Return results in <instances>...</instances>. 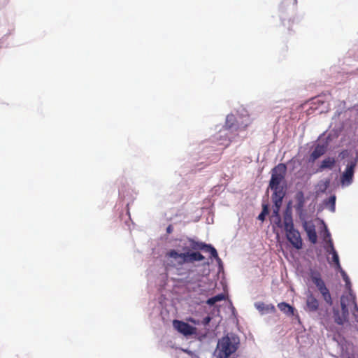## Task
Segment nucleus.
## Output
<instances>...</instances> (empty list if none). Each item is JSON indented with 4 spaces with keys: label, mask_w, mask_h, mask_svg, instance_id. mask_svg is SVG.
I'll list each match as a JSON object with an SVG mask.
<instances>
[{
    "label": "nucleus",
    "mask_w": 358,
    "mask_h": 358,
    "mask_svg": "<svg viewBox=\"0 0 358 358\" xmlns=\"http://www.w3.org/2000/svg\"><path fill=\"white\" fill-rule=\"evenodd\" d=\"M336 196L335 194H331L322 201L324 206L331 213H335L336 211Z\"/></svg>",
    "instance_id": "obj_24"
},
{
    "label": "nucleus",
    "mask_w": 358,
    "mask_h": 358,
    "mask_svg": "<svg viewBox=\"0 0 358 358\" xmlns=\"http://www.w3.org/2000/svg\"><path fill=\"white\" fill-rule=\"evenodd\" d=\"M356 167L347 163L344 171L341 173L338 184L342 188L350 186L354 182Z\"/></svg>",
    "instance_id": "obj_11"
},
{
    "label": "nucleus",
    "mask_w": 358,
    "mask_h": 358,
    "mask_svg": "<svg viewBox=\"0 0 358 358\" xmlns=\"http://www.w3.org/2000/svg\"><path fill=\"white\" fill-rule=\"evenodd\" d=\"M357 322H358V319H357Z\"/></svg>",
    "instance_id": "obj_43"
},
{
    "label": "nucleus",
    "mask_w": 358,
    "mask_h": 358,
    "mask_svg": "<svg viewBox=\"0 0 358 358\" xmlns=\"http://www.w3.org/2000/svg\"><path fill=\"white\" fill-rule=\"evenodd\" d=\"M331 185V180L329 178H325L320 180L315 186L316 194L317 195L320 194H324L329 188Z\"/></svg>",
    "instance_id": "obj_23"
},
{
    "label": "nucleus",
    "mask_w": 358,
    "mask_h": 358,
    "mask_svg": "<svg viewBox=\"0 0 358 358\" xmlns=\"http://www.w3.org/2000/svg\"><path fill=\"white\" fill-rule=\"evenodd\" d=\"M230 307H231V309L232 314L234 315H235L236 313V310L235 308L233 306L231 302H230Z\"/></svg>",
    "instance_id": "obj_39"
},
{
    "label": "nucleus",
    "mask_w": 358,
    "mask_h": 358,
    "mask_svg": "<svg viewBox=\"0 0 358 358\" xmlns=\"http://www.w3.org/2000/svg\"><path fill=\"white\" fill-rule=\"evenodd\" d=\"M270 213V205L267 203H262V211L257 216V220L261 222H264L267 215Z\"/></svg>",
    "instance_id": "obj_27"
},
{
    "label": "nucleus",
    "mask_w": 358,
    "mask_h": 358,
    "mask_svg": "<svg viewBox=\"0 0 358 358\" xmlns=\"http://www.w3.org/2000/svg\"><path fill=\"white\" fill-rule=\"evenodd\" d=\"M320 303L314 294L308 292L306 294V306L304 310L306 313H315L319 310Z\"/></svg>",
    "instance_id": "obj_18"
},
{
    "label": "nucleus",
    "mask_w": 358,
    "mask_h": 358,
    "mask_svg": "<svg viewBox=\"0 0 358 358\" xmlns=\"http://www.w3.org/2000/svg\"><path fill=\"white\" fill-rule=\"evenodd\" d=\"M173 227L172 224H169V226H167L166 229V231L168 234H170L173 232Z\"/></svg>",
    "instance_id": "obj_37"
},
{
    "label": "nucleus",
    "mask_w": 358,
    "mask_h": 358,
    "mask_svg": "<svg viewBox=\"0 0 358 358\" xmlns=\"http://www.w3.org/2000/svg\"><path fill=\"white\" fill-rule=\"evenodd\" d=\"M238 128V124L236 116L234 114H229L226 117L224 129L222 131H220V133L217 134L216 138L218 139L224 137V142H222L221 143L224 144L225 146H228L229 143L231 141V135L226 133V131H230L232 132L234 131H236Z\"/></svg>",
    "instance_id": "obj_8"
},
{
    "label": "nucleus",
    "mask_w": 358,
    "mask_h": 358,
    "mask_svg": "<svg viewBox=\"0 0 358 358\" xmlns=\"http://www.w3.org/2000/svg\"><path fill=\"white\" fill-rule=\"evenodd\" d=\"M240 338L234 333H227L218 339L214 355L217 358H229L239 348Z\"/></svg>",
    "instance_id": "obj_4"
},
{
    "label": "nucleus",
    "mask_w": 358,
    "mask_h": 358,
    "mask_svg": "<svg viewBox=\"0 0 358 358\" xmlns=\"http://www.w3.org/2000/svg\"><path fill=\"white\" fill-rule=\"evenodd\" d=\"M203 252L209 254V258L213 261L215 260L217 264L219 272L223 271L224 264L222 259L219 257L216 248L210 243H206L203 249Z\"/></svg>",
    "instance_id": "obj_17"
},
{
    "label": "nucleus",
    "mask_w": 358,
    "mask_h": 358,
    "mask_svg": "<svg viewBox=\"0 0 358 358\" xmlns=\"http://www.w3.org/2000/svg\"><path fill=\"white\" fill-rule=\"evenodd\" d=\"M183 270L182 267L177 268L179 277L176 279V280L182 282L186 285L197 284L198 286H200L199 282L203 278V275L197 270L187 269L185 272H182Z\"/></svg>",
    "instance_id": "obj_9"
},
{
    "label": "nucleus",
    "mask_w": 358,
    "mask_h": 358,
    "mask_svg": "<svg viewBox=\"0 0 358 358\" xmlns=\"http://www.w3.org/2000/svg\"><path fill=\"white\" fill-rule=\"evenodd\" d=\"M285 231V236L288 242L296 250L303 248V241L301 234L294 224L285 225L283 228Z\"/></svg>",
    "instance_id": "obj_10"
},
{
    "label": "nucleus",
    "mask_w": 358,
    "mask_h": 358,
    "mask_svg": "<svg viewBox=\"0 0 358 358\" xmlns=\"http://www.w3.org/2000/svg\"><path fill=\"white\" fill-rule=\"evenodd\" d=\"M292 201H289L286 205L285 210H283V219L285 220V225L294 224L293 220V212H292Z\"/></svg>",
    "instance_id": "obj_22"
},
{
    "label": "nucleus",
    "mask_w": 358,
    "mask_h": 358,
    "mask_svg": "<svg viewBox=\"0 0 358 358\" xmlns=\"http://www.w3.org/2000/svg\"><path fill=\"white\" fill-rule=\"evenodd\" d=\"M196 358H199V357H196Z\"/></svg>",
    "instance_id": "obj_42"
},
{
    "label": "nucleus",
    "mask_w": 358,
    "mask_h": 358,
    "mask_svg": "<svg viewBox=\"0 0 358 358\" xmlns=\"http://www.w3.org/2000/svg\"><path fill=\"white\" fill-rule=\"evenodd\" d=\"M173 328L185 336H192L196 334V327L182 320H174L173 321Z\"/></svg>",
    "instance_id": "obj_14"
},
{
    "label": "nucleus",
    "mask_w": 358,
    "mask_h": 358,
    "mask_svg": "<svg viewBox=\"0 0 358 358\" xmlns=\"http://www.w3.org/2000/svg\"><path fill=\"white\" fill-rule=\"evenodd\" d=\"M350 301H352V303L353 304V310L355 312L358 311V305H357V301H356V297L355 298V299H352L350 298Z\"/></svg>",
    "instance_id": "obj_36"
},
{
    "label": "nucleus",
    "mask_w": 358,
    "mask_h": 358,
    "mask_svg": "<svg viewBox=\"0 0 358 358\" xmlns=\"http://www.w3.org/2000/svg\"><path fill=\"white\" fill-rule=\"evenodd\" d=\"M212 318H213V317H212L210 315H208L207 316L204 317L202 319V320H201V324H202L203 327H206L207 326H208V325H209L210 322H211V320H212Z\"/></svg>",
    "instance_id": "obj_33"
},
{
    "label": "nucleus",
    "mask_w": 358,
    "mask_h": 358,
    "mask_svg": "<svg viewBox=\"0 0 358 358\" xmlns=\"http://www.w3.org/2000/svg\"><path fill=\"white\" fill-rule=\"evenodd\" d=\"M283 199L284 198L280 197L271 198L273 206L270 221L274 233H275L276 228L283 229L285 227V220L283 219V221H282V217L280 213Z\"/></svg>",
    "instance_id": "obj_7"
},
{
    "label": "nucleus",
    "mask_w": 358,
    "mask_h": 358,
    "mask_svg": "<svg viewBox=\"0 0 358 358\" xmlns=\"http://www.w3.org/2000/svg\"><path fill=\"white\" fill-rule=\"evenodd\" d=\"M337 160L333 157H326L317 164L315 173H320L325 171L333 170L336 165Z\"/></svg>",
    "instance_id": "obj_16"
},
{
    "label": "nucleus",
    "mask_w": 358,
    "mask_h": 358,
    "mask_svg": "<svg viewBox=\"0 0 358 358\" xmlns=\"http://www.w3.org/2000/svg\"><path fill=\"white\" fill-rule=\"evenodd\" d=\"M321 222L323 224V234H322V239H323V245H329L331 243H334V241L331 238V234L325 224L324 221L323 220H321Z\"/></svg>",
    "instance_id": "obj_25"
},
{
    "label": "nucleus",
    "mask_w": 358,
    "mask_h": 358,
    "mask_svg": "<svg viewBox=\"0 0 358 358\" xmlns=\"http://www.w3.org/2000/svg\"><path fill=\"white\" fill-rule=\"evenodd\" d=\"M309 275L323 300L328 306H331L334 304L333 298L329 288L322 278L321 273L317 270L310 269Z\"/></svg>",
    "instance_id": "obj_6"
},
{
    "label": "nucleus",
    "mask_w": 358,
    "mask_h": 358,
    "mask_svg": "<svg viewBox=\"0 0 358 358\" xmlns=\"http://www.w3.org/2000/svg\"><path fill=\"white\" fill-rule=\"evenodd\" d=\"M287 169V166L284 163H280L271 169L268 186V189L273 192L271 198H285L287 188L285 180Z\"/></svg>",
    "instance_id": "obj_2"
},
{
    "label": "nucleus",
    "mask_w": 358,
    "mask_h": 358,
    "mask_svg": "<svg viewBox=\"0 0 358 358\" xmlns=\"http://www.w3.org/2000/svg\"><path fill=\"white\" fill-rule=\"evenodd\" d=\"M345 288L346 289V292H348L350 298L352 299H355V294L354 293L352 289V282L350 279L348 281H345Z\"/></svg>",
    "instance_id": "obj_30"
},
{
    "label": "nucleus",
    "mask_w": 358,
    "mask_h": 358,
    "mask_svg": "<svg viewBox=\"0 0 358 358\" xmlns=\"http://www.w3.org/2000/svg\"><path fill=\"white\" fill-rule=\"evenodd\" d=\"M350 156V152L348 150H343L341 152L338 153V158L341 159H344L345 158H348Z\"/></svg>",
    "instance_id": "obj_31"
},
{
    "label": "nucleus",
    "mask_w": 358,
    "mask_h": 358,
    "mask_svg": "<svg viewBox=\"0 0 358 358\" xmlns=\"http://www.w3.org/2000/svg\"><path fill=\"white\" fill-rule=\"evenodd\" d=\"M225 299V295L223 293H219L215 296L209 297L206 300V304L209 306H214L217 302L224 301Z\"/></svg>",
    "instance_id": "obj_28"
},
{
    "label": "nucleus",
    "mask_w": 358,
    "mask_h": 358,
    "mask_svg": "<svg viewBox=\"0 0 358 358\" xmlns=\"http://www.w3.org/2000/svg\"><path fill=\"white\" fill-rule=\"evenodd\" d=\"M303 230L306 231L309 241L315 244L317 242V235L315 229V226L312 221H308L307 218L300 220Z\"/></svg>",
    "instance_id": "obj_15"
},
{
    "label": "nucleus",
    "mask_w": 358,
    "mask_h": 358,
    "mask_svg": "<svg viewBox=\"0 0 358 358\" xmlns=\"http://www.w3.org/2000/svg\"><path fill=\"white\" fill-rule=\"evenodd\" d=\"M182 351L184 352L185 353L187 354L188 355H189L192 358H196V357H198L196 355H195V353L194 352L189 350L188 348H186V349L182 348Z\"/></svg>",
    "instance_id": "obj_35"
},
{
    "label": "nucleus",
    "mask_w": 358,
    "mask_h": 358,
    "mask_svg": "<svg viewBox=\"0 0 358 358\" xmlns=\"http://www.w3.org/2000/svg\"><path fill=\"white\" fill-rule=\"evenodd\" d=\"M343 296L341 299V315L343 316V317H345L348 320L349 316V310L348 306L345 303V302L343 300Z\"/></svg>",
    "instance_id": "obj_29"
},
{
    "label": "nucleus",
    "mask_w": 358,
    "mask_h": 358,
    "mask_svg": "<svg viewBox=\"0 0 358 358\" xmlns=\"http://www.w3.org/2000/svg\"><path fill=\"white\" fill-rule=\"evenodd\" d=\"M129 204H130V202H129V201H127V202L126 203V206H127V208L129 207Z\"/></svg>",
    "instance_id": "obj_40"
},
{
    "label": "nucleus",
    "mask_w": 358,
    "mask_h": 358,
    "mask_svg": "<svg viewBox=\"0 0 358 358\" xmlns=\"http://www.w3.org/2000/svg\"><path fill=\"white\" fill-rule=\"evenodd\" d=\"M323 248L328 256L327 260L328 263L331 265L335 269L341 268L340 257L337 250L335 248L334 244H330L329 245H323Z\"/></svg>",
    "instance_id": "obj_13"
},
{
    "label": "nucleus",
    "mask_w": 358,
    "mask_h": 358,
    "mask_svg": "<svg viewBox=\"0 0 358 358\" xmlns=\"http://www.w3.org/2000/svg\"><path fill=\"white\" fill-rule=\"evenodd\" d=\"M279 17L282 24L288 29L299 23L303 15L297 11V0H282L279 5Z\"/></svg>",
    "instance_id": "obj_3"
},
{
    "label": "nucleus",
    "mask_w": 358,
    "mask_h": 358,
    "mask_svg": "<svg viewBox=\"0 0 358 358\" xmlns=\"http://www.w3.org/2000/svg\"><path fill=\"white\" fill-rule=\"evenodd\" d=\"M327 143L317 144L309 155L308 162L313 164L323 156L327 151Z\"/></svg>",
    "instance_id": "obj_19"
},
{
    "label": "nucleus",
    "mask_w": 358,
    "mask_h": 358,
    "mask_svg": "<svg viewBox=\"0 0 358 358\" xmlns=\"http://www.w3.org/2000/svg\"><path fill=\"white\" fill-rule=\"evenodd\" d=\"M348 163L350 164L351 165H353L357 168L358 165V150L356 151L355 157L353 159L348 160Z\"/></svg>",
    "instance_id": "obj_34"
},
{
    "label": "nucleus",
    "mask_w": 358,
    "mask_h": 358,
    "mask_svg": "<svg viewBox=\"0 0 358 358\" xmlns=\"http://www.w3.org/2000/svg\"><path fill=\"white\" fill-rule=\"evenodd\" d=\"M336 270L338 271L341 273V277L344 282L350 280V277L348 276L347 273L343 269V268L341 266V268H336Z\"/></svg>",
    "instance_id": "obj_32"
},
{
    "label": "nucleus",
    "mask_w": 358,
    "mask_h": 358,
    "mask_svg": "<svg viewBox=\"0 0 358 358\" xmlns=\"http://www.w3.org/2000/svg\"><path fill=\"white\" fill-rule=\"evenodd\" d=\"M119 196L122 198L124 200L126 199V196L124 195L122 190L119 189Z\"/></svg>",
    "instance_id": "obj_38"
},
{
    "label": "nucleus",
    "mask_w": 358,
    "mask_h": 358,
    "mask_svg": "<svg viewBox=\"0 0 358 358\" xmlns=\"http://www.w3.org/2000/svg\"><path fill=\"white\" fill-rule=\"evenodd\" d=\"M254 306L262 315H267L269 313H274L276 310L275 307L271 303L266 304L264 302L259 301L255 302Z\"/></svg>",
    "instance_id": "obj_21"
},
{
    "label": "nucleus",
    "mask_w": 358,
    "mask_h": 358,
    "mask_svg": "<svg viewBox=\"0 0 358 358\" xmlns=\"http://www.w3.org/2000/svg\"><path fill=\"white\" fill-rule=\"evenodd\" d=\"M279 310L285 314L287 317H294L298 321H300L299 315L297 313V310L287 302L282 301L278 304Z\"/></svg>",
    "instance_id": "obj_20"
},
{
    "label": "nucleus",
    "mask_w": 358,
    "mask_h": 358,
    "mask_svg": "<svg viewBox=\"0 0 358 358\" xmlns=\"http://www.w3.org/2000/svg\"><path fill=\"white\" fill-rule=\"evenodd\" d=\"M205 244V242L188 237L176 239L173 245L175 248L168 250L166 257L173 259L180 266L201 262L205 257L200 251L203 250Z\"/></svg>",
    "instance_id": "obj_1"
},
{
    "label": "nucleus",
    "mask_w": 358,
    "mask_h": 358,
    "mask_svg": "<svg viewBox=\"0 0 358 358\" xmlns=\"http://www.w3.org/2000/svg\"><path fill=\"white\" fill-rule=\"evenodd\" d=\"M309 275L323 300L328 306H331L334 304L333 298L329 288L322 278L321 273L317 270L310 269Z\"/></svg>",
    "instance_id": "obj_5"
},
{
    "label": "nucleus",
    "mask_w": 358,
    "mask_h": 358,
    "mask_svg": "<svg viewBox=\"0 0 358 358\" xmlns=\"http://www.w3.org/2000/svg\"><path fill=\"white\" fill-rule=\"evenodd\" d=\"M295 204L294 206L296 213L299 220H304L307 218V211L305 210V204L306 198L305 197L304 192L302 190H298L294 194Z\"/></svg>",
    "instance_id": "obj_12"
},
{
    "label": "nucleus",
    "mask_w": 358,
    "mask_h": 358,
    "mask_svg": "<svg viewBox=\"0 0 358 358\" xmlns=\"http://www.w3.org/2000/svg\"><path fill=\"white\" fill-rule=\"evenodd\" d=\"M333 317L334 322L338 325H343L345 322L348 321V320L345 317H343L341 315V312L338 308H333Z\"/></svg>",
    "instance_id": "obj_26"
},
{
    "label": "nucleus",
    "mask_w": 358,
    "mask_h": 358,
    "mask_svg": "<svg viewBox=\"0 0 358 358\" xmlns=\"http://www.w3.org/2000/svg\"><path fill=\"white\" fill-rule=\"evenodd\" d=\"M322 208H318V212L321 211Z\"/></svg>",
    "instance_id": "obj_41"
}]
</instances>
